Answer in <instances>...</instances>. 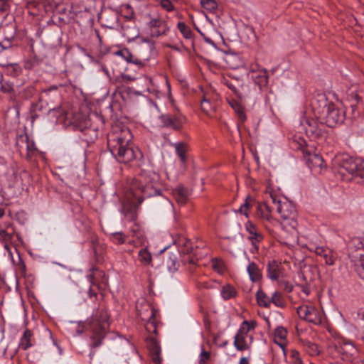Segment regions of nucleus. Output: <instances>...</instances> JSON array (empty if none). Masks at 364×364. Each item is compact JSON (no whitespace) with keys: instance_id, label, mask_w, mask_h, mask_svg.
I'll use <instances>...</instances> for the list:
<instances>
[{"instance_id":"f257e3e1","label":"nucleus","mask_w":364,"mask_h":364,"mask_svg":"<svg viewBox=\"0 0 364 364\" xmlns=\"http://www.w3.org/2000/svg\"><path fill=\"white\" fill-rule=\"evenodd\" d=\"M132 139V134L127 127H115L108 134L107 146L119 163L128 164L135 161L136 165L140 166L143 154L138 148L134 146Z\"/></svg>"},{"instance_id":"f03ea898","label":"nucleus","mask_w":364,"mask_h":364,"mask_svg":"<svg viewBox=\"0 0 364 364\" xmlns=\"http://www.w3.org/2000/svg\"><path fill=\"white\" fill-rule=\"evenodd\" d=\"M161 183L160 176L154 171L143 170L134 178L129 186V194L141 204L144 198L161 195Z\"/></svg>"},{"instance_id":"7ed1b4c3","label":"nucleus","mask_w":364,"mask_h":364,"mask_svg":"<svg viewBox=\"0 0 364 364\" xmlns=\"http://www.w3.org/2000/svg\"><path fill=\"white\" fill-rule=\"evenodd\" d=\"M315 114L329 127L341 124L345 119V113L329 102L324 94H318L312 101Z\"/></svg>"},{"instance_id":"20e7f679","label":"nucleus","mask_w":364,"mask_h":364,"mask_svg":"<svg viewBox=\"0 0 364 364\" xmlns=\"http://www.w3.org/2000/svg\"><path fill=\"white\" fill-rule=\"evenodd\" d=\"M59 119L65 124L72 125L75 131H79L80 137L87 143L93 142L98 136V129L91 125L90 120L80 112L73 113L58 109Z\"/></svg>"},{"instance_id":"39448f33","label":"nucleus","mask_w":364,"mask_h":364,"mask_svg":"<svg viewBox=\"0 0 364 364\" xmlns=\"http://www.w3.org/2000/svg\"><path fill=\"white\" fill-rule=\"evenodd\" d=\"M269 194L274 208L281 216V225L283 228L287 226L295 228L298 224L296 220V211L294 205L287 198L278 196L272 191H269Z\"/></svg>"},{"instance_id":"423d86ee","label":"nucleus","mask_w":364,"mask_h":364,"mask_svg":"<svg viewBox=\"0 0 364 364\" xmlns=\"http://www.w3.org/2000/svg\"><path fill=\"white\" fill-rule=\"evenodd\" d=\"M108 321L109 315L107 309L102 306L95 309L91 317L87 320L90 330L95 334L92 337L94 341L92 344V347L97 348L102 344L105 331L108 326Z\"/></svg>"},{"instance_id":"0eeeda50","label":"nucleus","mask_w":364,"mask_h":364,"mask_svg":"<svg viewBox=\"0 0 364 364\" xmlns=\"http://www.w3.org/2000/svg\"><path fill=\"white\" fill-rule=\"evenodd\" d=\"M255 206V216L265 220L271 218L270 208L267 203H255L250 197H247L245 202L240 208L235 211L237 218L243 220L245 228H255V225L248 219V214L250 208Z\"/></svg>"},{"instance_id":"6e6552de","label":"nucleus","mask_w":364,"mask_h":364,"mask_svg":"<svg viewBox=\"0 0 364 364\" xmlns=\"http://www.w3.org/2000/svg\"><path fill=\"white\" fill-rule=\"evenodd\" d=\"M339 171H344L352 175L357 183L364 184V161L360 159H354L348 155H343L336 159Z\"/></svg>"},{"instance_id":"1a4fd4ad","label":"nucleus","mask_w":364,"mask_h":364,"mask_svg":"<svg viewBox=\"0 0 364 364\" xmlns=\"http://www.w3.org/2000/svg\"><path fill=\"white\" fill-rule=\"evenodd\" d=\"M343 360L355 364H364V358H360V353L353 342L341 338L336 345Z\"/></svg>"},{"instance_id":"9d476101","label":"nucleus","mask_w":364,"mask_h":364,"mask_svg":"<svg viewBox=\"0 0 364 364\" xmlns=\"http://www.w3.org/2000/svg\"><path fill=\"white\" fill-rule=\"evenodd\" d=\"M136 203H138L137 200L129 194H127L126 198L122 201L121 212L124 215L123 220L125 225L130 227L139 225L137 222Z\"/></svg>"},{"instance_id":"9b49d317","label":"nucleus","mask_w":364,"mask_h":364,"mask_svg":"<svg viewBox=\"0 0 364 364\" xmlns=\"http://www.w3.org/2000/svg\"><path fill=\"white\" fill-rule=\"evenodd\" d=\"M324 124L323 122H318L315 119L306 118L301 122V126L311 140H322L327 134Z\"/></svg>"},{"instance_id":"f8f14e48","label":"nucleus","mask_w":364,"mask_h":364,"mask_svg":"<svg viewBox=\"0 0 364 364\" xmlns=\"http://www.w3.org/2000/svg\"><path fill=\"white\" fill-rule=\"evenodd\" d=\"M255 323L244 321L234 337L233 345L237 350L242 351L247 350L250 346L247 343L248 333L254 328Z\"/></svg>"},{"instance_id":"ddd939ff","label":"nucleus","mask_w":364,"mask_h":364,"mask_svg":"<svg viewBox=\"0 0 364 364\" xmlns=\"http://www.w3.org/2000/svg\"><path fill=\"white\" fill-rule=\"evenodd\" d=\"M220 82L228 87L240 100H245L248 97L243 80L237 77L231 75L223 76Z\"/></svg>"},{"instance_id":"4468645a","label":"nucleus","mask_w":364,"mask_h":364,"mask_svg":"<svg viewBox=\"0 0 364 364\" xmlns=\"http://www.w3.org/2000/svg\"><path fill=\"white\" fill-rule=\"evenodd\" d=\"M299 316L307 322L319 325L322 322L321 314L319 311L312 305H301L297 308Z\"/></svg>"},{"instance_id":"2eb2a0df","label":"nucleus","mask_w":364,"mask_h":364,"mask_svg":"<svg viewBox=\"0 0 364 364\" xmlns=\"http://www.w3.org/2000/svg\"><path fill=\"white\" fill-rule=\"evenodd\" d=\"M162 126L173 130H179L182 128L186 118L181 113L163 114L159 117Z\"/></svg>"},{"instance_id":"dca6fc26","label":"nucleus","mask_w":364,"mask_h":364,"mask_svg":"<svg viewBox=\"0 0 364 364\" xmlns=\"http://www.w3.org/2000/svg\"><path fill=\"white\" fill-rule=\"evenodd\" d=\"M304 144V140L301 139V142H298V146H295V148L301 149L304 154L307 155L306 163L310 168L321 171V169L325 167V162L322 156L318 154H310L306 151Z\"/></svg>"},{"instance_id":"f3484780","label":"nucleus","mask_w":364,"mask_h":364,"mask_svg":"<svg viewBox=\"0 0 364 364\" xmlns=\"http://www.w3.org/2000/svg\"><path fill=\"white\" fill-rule=\"evenodd\" d=\"M149 33L152 38H159L161 36L166 35L168 31V27L165 21L160 17L152 18L147 23Z\"/></svg>"},{"instance_id":"a211bd4d","label":"nucleus","mask_w":364,"mask_h":364,"mask_svg":"<svg viewBox=\"0 0 364 364\" xmlns=\"http://www.w3.org/2000/svg\"><path fill=\"white\" fill-rule=\"evenodd\" d=\"M173 243L178 246L183 254H190L193 251L191 241L183 235H177L173 237Z\"/></svg>"},{"instance_id":"6ab92c4d","label":"nucleus","mask_w":364,"mask_h":364,"mask_svg":"<svg viewBox=\"0 0 364 364\" xmlns=\"http://www.w3.org/2000/svg\"><path fill=\"white\" fill-rule=\"evenodd\" d=\"M287 331L282 326H278L274 331V341L277 345H278L281 348L284 357H286L287 355V351L285 349L287 343Z\"/></svg>"},{"instance_id":"aec40b11","label":"nucleus","mask_w":364,"mask_h":364,"mask_svg":"<svg viewBox=\"0 0 364 364\" xmlns=\"http://www.w3.org/2000/svg\"><path fill=\"white\" fill-rule=\"evenodd\" d=\"M41 100H44L48 105L59 102L60 101V95L56 86H51L43 91Z\"/></svg>"},{"instance_id":"412c9836","label":"nucleus","mask_w":364,"mask_h":364,"mask_svg":"<svg viewBox=\"0 0 364 364\" xmlns=\"http://www.w3.org/2000/svg\"><path fill=\"white\" fill-rule=\"evenodd\" d=\"M314 252L318 255L322 257L325 263L328 265H333L335 263L336 255L334 252L329 248H326L322 246L316 247L314 249Z\"/></svg>"},{"instance_id":"4be33fe9","label":"nucleus","mask_w":364,"mask_h":364,"mask_svg":"<svg viewBox=\"0 0 364 364\" xmlns=\"http://www.w3.org/2000/svg\"><path fill=\"white\" fill-rule=\"evenodd\" d=\"M346 100L350 103V106L354 112L356 105L361 101L358 91V85H353L350 87L346 91Z\"/></svg>"},{"instance_id":"5701e85b","label":"nucleus","mask_w":364,"mask_h":364,"mask_svg":"<svg viewBox=\"0 0 364 364\" xmlns=\"http://www.w3.org/2000/svg\"><path fill=\"white\" fill-rule=\"evenodd\" d=\"M251 77L259 89L265 87L268 82V75L267 70L264 69L259 70L257 71H251Z\"/></svg>"},{"instance_id":"b1692460","label":"nucleus","mask_w":364,"mask_h":364,"mask_svg":"<svg viewBox=\"0 0 364 364\" xmlns=\"http://www.w3.org/2000/svg\"><path fill=\"white\" fill-rule=\"evenodd\" d=\"M282 274L280 264L276 261H272L267 265V277L272 281H276Z\"/></svg>"},{"instance_id":"393cba45","label":"nucleus","mask_w":364,"mask_h":364,"mask_svg":"<svg viewBox=\"0 0 364 364\" xmlns=\"http://www.w3.org/2000/svg\"><path fill=\"white\" fill-rule=\"evenodd\" d=\"M228 104L236 113L240 122L241 124H244L245 122L247 120V116L245 112V109L243 106L235 100H228Z\"/></svg>"},{"instance_id":"a878e982","label":"nucleus","mask_w":364,"mask_h":364,"mask_svg":"<svg viewBox=\"0 0 364 364\" xmlns=\"http://www.w3.org/2000/svg\"><path fill=\"white\" fill-rule=\"evenodd\" d=\"M1 67L5 75L12 77L18 76L22 72V69L18 63L3 64Z\"/></svg>"},{"instance_id":"bb28decb","label":"nucleus","mask_w":364,"mask_h":364,"mask_svg":"<svg viewBox=\"0 0 364 364\" xmlns=\"http://www.w3.org/2000/svg\"><path fill=\"white\" fill-rule=\"evenodd\" d=\"M173 195L178 204H186L188 199V191L183 186H178L173 190Z\"/></svg>"},{"instance_id":"cd10ccee","label":"nucleus","mask_w":364,"mask_h":364,"mask_svg":"<svg viewBox=\"0 0 364 364\" xmlns=\"http://www.w3.org/2000/svg\"><path fill=\"white\" fill-rule=\"evenodd\" d=\"M119 55H124L128 62L132 63L135 65H139V67H143L146 65L148 58L140 60L136 57H134L132 53L129 52L128 50H119L117 52Z\"/></svg>"},{"instance_id":"c85d7f7f","label":"nucleus","mask_w":364,"mask_h":364,"mask_svg":"<svg viewBox=\"0 0 364 364\" xmlns=\"http://www.w3.org/2000/svg\"><path fill=\"white\" fill-rule=\"evenodd\" d=\"M15 238L19 239L18 234H15L13 231L9 232L6 229H0V241L5 243V247H7V243H13L15 242Z\"/></svg>"},{"instance_id":"c756f323","label":"nucleus","mask_w":364,"mask_h":364,"mask_svg":"<svg viewBox=\"0 0 364 364\" xmlns=\"http://www.w3.org/2000/svg\"><path fill=\"white\" fill-rule=\"evenodd\" d=\"M247 230L248 232L247 239L252 243V246L257 250L258 247L257 244L262 240V235L255 231V229H247Z\"/></svg>"},{"instance_id":"7c9ffc66","label":"nucleus","mask_w":364,"mask_h":364,"mask_svg":"<svg viewBox=\"0 0 364 364\" xmlns=\"http://www.w3.org/2000/svg\"><path fill=\"white\" fill-rule=\"evenodd\" d=\"M247 271L252 282L258 281L261 278L260 271L255 263L250 262L247 267Z\"/></svg>"},{"instance_id":"2f4dec72","label":"nucleus","mask_w":364,"mask_h":364,"mask_svg":"<svg viewBox=\"0 0 364 364\" xmlns=\"http://www.w3.org/2000/svg\"><path fill=\"white\" fill-rule=\"evenodd\" d=\"M150 348L151 350V353L154 355L153 357V361L155 364H161V360L159 358V353L161 352V348L157 343V341L151 338H150Z\"/></svg>"},{"instance_id":"473e14b6","label":"nucleus","mask_w":364,"mask_h":364,"mask_svg":"<svg viewBox=\"0 0 364 364\" xmlns=\"http://www.w3.org/2000/svg\"><path fill=\"white\" fill-rule=\"evenodd\" d=\"M256 299L259 306L264 308L270 306V298L262 290L259 289L257 291Z\"/></svg>"},{"instance_id":"72a5a7b5","label":"nucleus","mask_w":364,"mask_h":364,"mask_svg":"<svg viewBox=\"0 0 364 364\" xmlns=\"http://www.w3.org/2000/svg\"><path fill=\"white\" fill-rule=\"evenodd\" d=\"M177 28L183 37L186 40H192L193 38V33L190 28L189 26H188L184 22H178L177 23Z\"/></svg>"},{"instance_id":"f704fd0d","label":"nucleus","mask_w":364,"mask_h":364,"mask_svg":"<svg viewBox=\"0 0 364 364\" xmlns=\"http://www.w3.org/2000/svg\"><path fill=\"white\" fill-rule=\"evenodd\" d=\"M28 136L26 134H21L16 137V146L19 154L23 156L28 142Z\"/></svg>"},{"instance_id":"c9c22d12","label":"nucleus","mask_w":364,"mask_h":364,"mask_svg":"<svg viewBox=\"0 0 364 364\" xmlns=\"http://www.w3.org/2000/svg\"><path fill=\"white\" fill-rule=\"evenodd\" d=\"M32 333L30 330H26L23 333V336L21 338L19 347L23 350H27L32 346L31 343V338Z\"/></svg>"},{"instance_id":"e433bc0d","label":"nucleus","mask_w":364,"mask_h":364,"mask_svg":"<svg viewBox=\"0 0 364 364\" xmlns=\"http://www.w3.org/2000/svg\"><path fill=\"white\" fill-rule=\"evenodd\" d=\"M36 151L37 148L36 147L34 141H30L29 138H28V142L26 144L23 157H25L26 159H31L32 156L36 154Z\"/></svg>"},{"instance_id":"4c0bfd02","label":"nucleus","mask_w":364,"mask_h":364,"mask_svg":"<svg viewBox=\"0 0 364 364\" xmlns=\"http://www.w3.org/2000/svg\"><path fill=\"white\" fill-rule=\"evenodd\" d=\"M139 260L143 265H148L151 262L152 257L146 248L141 249L138 254Z\"/></svg>"},{"instance_id":"58836bf2","label":"nucleus","mask_w":364,"mask_h":364,"mask_svg":"<svg viewBox=\"0 0 364 364\" xmlns=\"http://www.w3.org/2000/svg\"><path fill=\"white\" fill-rule=\"evenodd\" d=\"M220 294L224 299L228 300L235 296L236 291L233 287L227 284L223 287Z\"/></svg>"},{"instance_id":"ea45409f","label":"nucleus","mask_w":364,"mask_h":364,"mask_svg":"<svg viewBox=\"0 0 364 364\" xmlns=\"http://www.w3.org/2000/svg\"><path fill=\"white\" fill-rule=\"evenodd\" d=\"M200 105L202 111L207 115L210 116L212 112H214L215 105L208 100L205 96H204L203 99L201 100Z\"/></svg>"},{"instance_id":"a19ab883","label":"nucleus","mask_w":364,"mask_h":364,"mask_svg":"<svg viewBox=\"0 0 364 364\" xmlns=\"http://www.w3.org/2000/svg\"><path fill=\"white\" fill-rule=\"evenodd\" d=\"M36 93V89L33 85H29L23 88H22L19 92L18 95L24 100H27L31 98Z\"/></svg>"},{"instance_id":"79ce46f5","label":"nucleus","mask_w":364,"mask_h":364,"mask_svg":"<svg viewBox=\"0 0 364 364\" xmlns=\"http://www.w3.org/2000/svg\"><path fill=\"white\" fill-rule=\"evenodd\" d=\"M146 311L148 312L147 316H144L143 315V314L141 312H139V314L140 317L141 318V319L146 320L148 321L149 324H151V326H153V327L154 328V331H156V328L154 325V317L155 316L154 309L149 305H146Z\"/></svg>"},{"instance_id":"37998d69","label":"nucleus","mask_w":364,"mask_h":364,"mask_svg":"<svg viewBox=\"0 0 364 364\" xmlns=\"http://www.w3.org/2000/svg\"><path fill=\"white\" fill-rule=\"evenodd\" d=\"M271 303H273L276 306L282 308L285 306V301L281 293L275 291L271 298Z\"/></svg>"},{"instance_id":"c03bdc74","label":"nucleus","mask_w":364,"mask_h":364,"mask_svg":"<svg viewBox=\"0 0 364 364\" xmlns=\"http://www.w3.org/2000/svg\"><path fill=\"white\" fill-rule=\"evenodd\" d=\"M0 90L4 93L11 94L14 91V84L4 80L2 75H0Z\"/></svg>"},{"instance_id":"a18cd8bd","label":"nucleus","mask_w":364,"mask_h":364,"mask_svg":"<svg viewBox=\"0 0 364 364\" xmlns=\"http://www.w3.org/2000/svg\"><path fill=\"white\" fill-rule=\"evenodd\" d=\"M303 345H304V348H306V350H307V352L311 355H317L319 354L320 351H319L318 346L316 344H315L311 341H306L303 342Z\"/></svg>"},{"instance_id":"49530a36","label":"nucleus","mask_w":364,"mask_h":364,"mask_svg":"<svg viewBox=\"0 0 364 364\" xmlns=\"http://www.w3.org/2000/svg\"><path fill=\"white\" fill-rule=\"evenodd\" d=\"M200 4L203 9L210 12L215 11L218 7L215 0H200Z\"/></svg>"},{"instance_id":"de8ad7c7","label":"nucleus","mask_w":364,"mask_h":364,"mask_svg":"<svg viewBox=\"0 0 364 364\" xmlns=\"http://www.w3.org/2000/svg\"><path fill=\"white\" fill-rule=\"evenodd\" d=\"M213 269L219 274H223L225 272V267L224 262L217 258L213 259L211 262Z\"/></svg>"},{"instance_id":"09e8293b","label":"nucleus","mask_w":364,"mask_h":364,"mask_svg":"<svg viewBox=\"0 0 364 364\" xmlns=\"http://www.w3.org/2000/svg\"><path fill=\"white\" fill-rule=\"evenodd\" d=\"M110 240L116 244H122L125 242V235L122 232L109 233Z\"/></svg>"},{"instance_id":"8fccbe9b","label":"nucleus","mask_w":364,"mask_h":364,"mask_svg":"<svg viewBox=\"0 0 364 364\" xmlns=\"http://www.w3.org/2000/svg\"><path fill=\"white\" fill-rule=\"evenodd\" d=\"M166 262L168 268L170 271L174 272L178 269V262L177 261V257L176 255L172 254L171 255H170Z\"/></svg>"},{"instance_id":"3c124183","label":"nucleus","mask_w":364,"mask_h":364,"mask_svg":"<svg viewBox=\"0 0 364 364\" xmlns=\"http://www.w3.org/2000/svg\"><path fill=\"white\" fill-rule=\"evenodd\" d=\"M1 29L6 41H11L14 38L16 33L13 27H3Z\"/></svg>"},{"instance_id":"603ef678","label":"nucleus","mask_w":364,"mask_h":364,"mask_svg":"<svg viewBox=\"0 0 364 364\" xmlns=\"http://www.w3.org/2000/svg\"><path fill=\"white\" fill-rule=\"evenodd\" d=\"M176 152L182 162L186 161V145L182 143L176 144Z\"/></svg>"},{"instance_id":"864d4df0","label":"nucleus","mask_w":364,"mask_h":364,"mask_svg":"<svg viewBox=\"0 0 364 364\" xmlns=\"http://www.w3.org/2000/svg\"><path fill=\"white\" fill-rule=\"evenodd\" d=\"M291 358L292 359L293 364H305L301 360L299 351L295 349L291 350Z\"/></svg>"},{"instance_id":"5fc2aeb1","label":"nucleus","mask_w":364,"mask_h":364,"mask_svg":"<svg viewBox=\"0 0 364 364\" xmlns=\"http://www.w3.org/2000/svg\"><path fill=\"white\" fill-rule=\"evenodd\" d=\"M160 5L164 9L168 12L174 10V6L170 0H161Z\"/></svg>"},{"instance_id":"6e6d98bb","label":"nucleus","mask_w":364,"mask_h":364,"mask_svg":"<svg viewBox=\"0 0 364 364\" xmlns=\"http://www.w3.org/2000/svg\"><path fill=\"white\" fill-rule=\"evenodd\" d=\"M210 358V354L209 352L205 351V350H202L200 354V364H205L206 361L208 360Z\"/></svg>"},{"instance_id":"4d7b16f0","label":"nucleus","mask_w":364,"mask_h":364,"mask_svg":"<svg viewBox=\"0 0 364 364\" xmlns=\"http://www.w3.org/2000/svg\"><path fill=\"white\" fill-rule=\"evenodd\" d=\"M144 80L146 86V90L148 92H151V89L152 87V79L151 77L146 76L144 77Z\"/></svg>"},{"instance_id":"13d9d810","label":"nucleus","mask_w":364,"mask_h":364,"mask_svg":"<svg viewBox=\"0 0 364 364\" xmlns=\"http://www.w3.org/2000/svg\"><path fill=\"white\" fill-rule=\"evenodd\" d=\"M239 364H249L248 359L247 358H245V357H242L240 359Z\"/></svg>"},{"instance_id":"bf43d9fd","label":"nucleus","mask_w":364,"mask_h":364,"mask_svg":"<svg viewBox=\"0 0 364 364\" xmlns=\"http://www.w3.org/2000/svg\"><path fill=\"white\" fill-rule=\"evenodd\" d=\"M164 200L165 201V203L168 205L170 206L172 209H173V203L166 198H164Z\"/></svg>"},{"instance_id":"052dcab7","label":"nucleus","mask_w":364,"mask_h":364,"mask_svg":"<svg viewBox=\"0 0 364 364\" xmlns=\"http://www.w3.org/2000/svg\"><path fill=\"white\" fill-rule=\"evenodd\" d=\"M203 38H204L205 41L207 42L208 43L211 44V45L214 44V42L210 38L204 36Z\"/></svg>"},{"instance_id":"680f3d73","label":"nucleus","mask_w":364,"mask_h":364,"mask_svg":"<svg viewBox=\"0 0 364 364\" xmlns=\"http://www.w3.org/2000/svg\"><path fill=\"white\" fill-rule=\"evenodd\" d=\"M89 296H90V298H92V296L96 297L97 294H96L95 292L92 291V290L91 289H90V290H89Z\"/></svg>"},{"instance_id":"e2e57ef3","label":"nucleus","mask_w":364,"mask_h":364,"mask_svg":"<svg viewBox=\"0 0 364 364\" xmlns=\"http://www.w3.org/2000/svg\"><path fill=\"white\" fill-rule=\"evenodd\" d=\"M95 33H96V36H97V38H98V39H99V41H101V36H100V34L99 31L95 30Z\"/></svg>"},{"instance_id":"0e129e2a","label":"nucleus","mask_w":364,"mask_h":364,"mask_svg":"<svg viewBox=\"0 0 364 364\" xmlns=\"http://www.w3.org/2000/svg\"><path fill=\"white\" fill-rule=\"evenodd\" d=\"M188 262L191 264H195L196 259H195V258L192 257V258L188 259Z\"/></svg>"},{"instance_id":"69168bd1","label":"nucleus","mask_w":364,"mask_h":364,"mask_svg":"<svg viewBox=\"0 0 364 364\" xmlns=\"http://www.w3.org/2000/svg\"><path fill=\"white\" fill-rule=\"evenodd\" d=\"M360 338L364 342V330L360 333Z\"/></svg>"},{"instance_id":"338daca9","label":"nucleus","mask_w":364,"mask_h":364,"mask_svg":"<svg viewBox=\"0 0 364 364\" xmlns=\"http://www.w3.org/2000/svg\"><path fill=\"white\" fill-rule=\"evenodd\" d=\"M4 210L0 208V218L4 215Z\"/></svg>"},{"instance_id":"774afa93","label":"nucleus","mask_w":364,"mask_h":364,"mask_svg":"<svg viewBox=\"0 0 364 364\" xmlns=\"http://www.w3.org/2000/svg\"><path fill=\"white\" fill-rule=\"evenodd\" d=\"M167 248H168V247H164L161 250H160V252L161 253L164 252Z\"/></svg>"}]
</instances>
